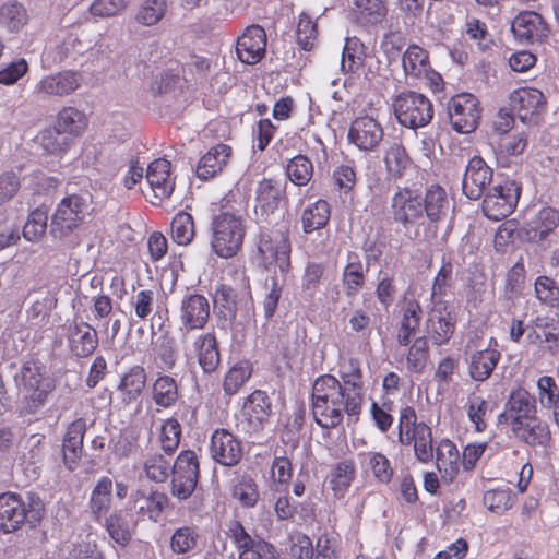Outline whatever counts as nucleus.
<instances>
[{
    "label": "nucleus",
    "instance_id": "nucleus-1",
    "mask_svg": "<svg viewBox=\"0 0 559 559\" xmlns=\"http://www.w3.org/2000/svg\"><path fill=\"white\" fill-rule=\"evenodd\" d=\"M361 405L352 404L349 395L343 390L342 383L331 374L318 377L312 384L311 411L316 423L331 429L338 426L344 414H359Z\"/></svg>",
    "mask_w": 559,
    "mask_h": 559
},
{
    "label": "nucleus",
    "instance_id": "nucleus-2",
    "mask_svg": "<svg viewBox=\"0 0 559 559\" xmlns=\"http://www.w3.org/2000/svg\"><path fill=\"white\" fill-rule=\"evenodd\" d=\"M229 195L222 200V211L212 219L211 248L222 259L235 257L242 248L246 225L241 215L230 212Z\"/></svg>",
    "mask_w": 559,
    "mask_h": 559
},
{
    "label": "nucleus",
    "instance_id": "nucleus-3",
    "mask_svg": "<svg viewBox=\"0 0 559 559\" xmlns=\"http://www.w3.org/2000/svg\"><path fill=\"white\" fill-rule=\"evenodd\" d=\"M14 380L26 414H35L45 406L55 390L53 380L46 374L43 365L35 360L25 361Z\"/></svg>",
    "mask_w": 559,
    "mask_h": 559
},
{
    "label": "nucleus",
    "instance_id": "nucleus-4",
    "mask_svg": "<svg viewBox=\"0 0 559 559\" xmlns=\"http://www.w3.org/2000/svg\"><path fill=\"white\" fill-rule=\"evenodd\" d=\"M91 198L87 194H70L57 204L50 222V234L53 238L66 240L91 215Z\"/></svg>",
    "mask_w": 559,
    "mask_h": 559
},
{
    "label": "nucleus",
    "instance_id": "nucleus-5",
    "mask_svg": "<svg viewBox=\"0 0 559 559\" xmlns=\"http://www.w3.org/2000/svg\"><path fill=\"white\" fill-rule=\"evenodd\" d=\"M399 441L403 445H413L417 461L428 464L433 460L435 447L431 428L417 420L416 412L405 406L400 412Z\"/></svg>",
    "mask_w": 559,
    "mask_h": 559
},
{
    "label": "nucleus",
    "instance_id": "nucleus-6",
    "mask_svg": "<svg viewBox=\"0 0 559 559\" xmlns=\"http://www.w3.org/2000/svg\"><path fill=\"white\" fill-rule=\"evenodd\" d=\"M43 506L32 499L26 503L19 495L5 492L0 495V530L4 533L16 531L28 521L36 523L41 519Z\"/></svg>",
    "mask_w": 559,
    "mask_h": 559
},
{
    "label": "nucleus",
    "instance_id": "nucleus-7",
    "mask_svg": "<svg viewBox=\"0 0 559 559\" xmlns=\"http://www.w3.org/2000/svg\"><path fill=\"white\" fill-rule=\"evenodd\" d=\"M393 108L397 121L411 129L427 126L433 116L430 100L425 95L412 91L399 94Z\"/></svg>",
    "mask_w": 559,
    "mask_h": 559
},
{
    "label": "nucleus",
    "instance_id": "nucleus-8",
    "mask_svg": "<svg viewBox=\"0 0 559 559\" xmlns=\"http://www.w3.org/2000/svg\"><path fill=\"white\" fill-rule=\"evenodd\" d=\"M521 194V185L514 179H503L483 197V212L492 221L509 216L515 209Z\"/></svg>",
    "mask_w": 559,
    "mask_h": 559
},
{
    "label": "nucleus",
    "instance_id": "nucleus-9",
    "mask_svg": "<svg viewBox=\"0 0 559 559\" xmlns=\"http://www.w3.org/2000/svg\"><path fill=\"white\" fill-rule=\"evenodd\" d=\"M171 475L173 496L181 500L189 498L199 479L197 454L191 450L181 451L171 464Z\"/></svg>",
    "mask_w": 559,
    "mask_h": 559
},
{
    "label": "nucleus",
    "instance_id": "nucleus-10",
    "mask_svg": "<svg viewBox=\"0 0 559 559\" xmlns=\"http://www.w3.org/2000/svg\"><path fill=\"white\" fill-rule=\"evenodd\" d=\"M403 70L407 79L423 82L433 91H438L442 84V78L432 70L428 52L417 46L409 45L402 58Z\"/></svg>",
    "mask_w": 559,
    "mask_h": 559
},
{
    "label": "nucleus",
    "instance_id": "nucleus-11",
    "mask_svg": "<svg viewBox=\"0 0 559 559\" xmlns=\"http://www.w3.org/2000/svg\"><path fill=\"white\" fill-rule=\"evenodd\" d=\"M210 318V304L206 297L200 294L186 295L180 304L179 332L183 343H188L193 330H201Z\"/></svg>",
    "mask_w": 559,
    "mask_h": 559
},
{
    "label": "nucleus",
    "instance_id": "nucleus-12",
    "mask_svg": "<svg viewBox=\"0 0 559 559\" xmlns=\"http://www.w3.org/2000/svg\"><path fill=\"white\" fill-rule=\"evenodd\" d=\"M229 536L238 551V559H277L274 546L249 535L240 522L235 521L229 525Z\"/></svg>",
    "mask_w": 559,
    "mask_h": 559
},
{
    "label": "nucleus",
    "instance_id": "nucleus-13",
    "mask_svg": "<svg viewBox=\"0 0 559 559\" xmlns=\"http://www.w3.org/2000/svg\"><path fill=\"white\" fill-rule=\"evenodd\" d=\"M448 114L453 129L460 133H469L478 124V100L472 94H459L448 103Z\"/></svg>",
    "mask_w": 559,
    "mask_h": 559
},
{
    "label": "nucleus",
    "instance_id": "nucleus-14",
    "mask_svg": "<svg viewBox=\"0 0 559 559\" xmlns=\"http://www.w3.org/2000/svg\"><path fill=\"white\" fill-rule=\"evenodd\" d=\"M271 413L270 397L265 392L257 390L245 401L238 426L247 433L258 432L264 428Z\"/></svg>",
    "mask_w": 559,
    "mask_h": 559
},
{
    "label": "nucleus",
    "instance_id": "nucleus-15",
    "mask_svg": "<svg viewBox=\"0 0 559 559\" xmlns=\"http://www.w3.org/2000/svg\"><path fill=\"white\" fill-rule=\"evenodd\" d=\"M384 136L383 127L373 116L357 117L349 127L348 141L362 152L374 151Z\"/></svg>",
    "mask_w": 559,
    "mask_h": 559
},
{
    "label": "nucleus",
    "instance_id": "nucleus-16",
    "mask_svg": "<svg viewBox=\"0 0 559 559\" xmlns=\"http://www.w3.org/2000/svg\"><path fill=\"white\" fill-rule=\"evenodd\" d=\"M87 49L79 36L70 31L61 29L46 46L43 60L48 64H58L67 59H75Z\"/></svg>",
    "mask_w": 559,
    "mask_h": 559
},
{
    "label": "nucleus",
    "instance_id": "nucleus-17",
    "mask_svg": "<svg viewBox=\"0 0 559 559\" xmlns=\"http://www.w3.org/2000/svg\"><path fill=\"white\" fill-rule=\"evenodd\" d=\"M535 416H537L535 397L520 388L511 392L503 413L499 415V421L511 429Z\"/></svg>",
    "mask_w": 559,
    "mask_h": 559
},
{
    "label": "nucleus",
    "instance_id": "nucleus-18",
    "mask_svg": "<svg viewBox=\"0 0 559 559\" xmlns=\"http://www.w3.org/2000/svg\"><path fill=\"white\" fill-rule=\"evenodd\" d=\"M211 457L223 466L237 465L242 455L243 449L240 440L227 429H216L211 436Z\"/></svg>",
    "mask_w": 559,
    "mask_h": 559
},
{
    "label": "nucleus",
    "instance_id": "nucleus-19",
    "mask_svg": "<svg viewBox=\"0 0 559 559\" xmlns=\"http://www.w3.org/2000/svg\"><path fill=\"white\" fill-rule=\"evenodd\" d=\"M510 106L523 122H535L546 109L544 94L533 87H521L510 95Z\"/></svg>",
    "mask_w": 559,
    "mask_h": 559
},
{
    "label": "nucleus",
    "instance_id": "nucleus-20",
    "mask_svg": "<svg viewBox=\"0 0 559 559\" xmlns=\"http://www.w3.org/2000/svg\"><path fill=\"white\" fill-rule=\"evenodd\" d=\"M456 325V317L449 306L436 301L427 320V334L435 345H443L452 337Z\"/></svg>",
    "mask_w": 559,
    "mask_h": 559
},
{
    "label": "nucleus",
    "instance_id": "nucleus-21",
    "mask_svg": "<svg viewBox=\"0 0 559 559\" xmlns=\"http://www.w3.org/2000/svg\"><path fill=\"white\" fill-rule=\"evenodd\" d=\"M493 170L480 156H474L469 159L462 189L464 194L471 200H478L485 193L488 185L492 180Z\"/></svg>",
    "mask_w": 559,
    "mask_h": 559
},
{
    "label": "nucleus",
    "instance_id": "nucleus-22",
    "mask_svg": "<svg viewBox=\"0 0 559 559\" xmlns=\"http://www.w3.org/2000/svg\"><path fill=\"white\" fill-rule=\"evenodd\" d=\"M83 83V75L73 70H63L44 76L35 86V93L44 96L64 97L74 93Z\"/></svg>",
    "mask_w": 559,
    "mask_h": 559
},
{
    "label": "nucleus",
    "instance_id": "nucleus-23",
    "mask_svg": "<svg viewBox=\"0 0 559 559\" xmlns=\"http://www.w3.org/2000/svg\"><path fill=\"white\" fill-rule=\"evenodd\" d=\"M266 49V34L259 25L248 26L236 44V52L239 60L247 64L259 62Z\"/></svg>",
    "mask_w": 559,
    "mask_h": 559
},
{
    "label": "nucleus",
    "instance_id": "nucleus-24",
    "mask_svg": "<svg viewBox=\"0 0 559 559\" xmlns=\"http://www.w3.org/2000/svg\"><path fill=\"white\" fill-rule=\"evenodd\" d=\"M514 36L523 43H540L549 33V28L542 15L533 11L519 13L511 25Z\"/></svg>",
    "mask_w": 559,
    "mask_h": 559
},
{
    "label": "nucleus",
    "instance_id": "nucleus-25",
    "mask_svg": "<svg viewBox=\"0 0 559 559\" xmlns=\"http://www.w3.org/2000/svg\"><path fill=\"white\" fill-rule=\"evenodd\" d=\"M186 344V349L197 356L198 362L205 373L216 370L219 365V352L217 341L213 333H202L190 340Z\"/></svg>",
    "mask_w": 559,
    "mask_h": 559
},
{
    "label": "nucleus",
    "instance_id": "nucleus-26",
    "mask_svg": "<svg viewBox=\"0 0 559 559\" xmlns=\"http://www.w3.org/2000/svg\"><path fill=\"white\" fill-rule=\"evenodd\" d=\"M259 252L264 265H276L285 272L289 265V243L283 235H262L259 242Z\"/></svg>",
    "mask_w": 559,
    "mask_h": 559
},
{
    "label": "nucleus",
    "instance_id": "nucleus-27",
    "mask_svg": "<svg viewBox=\"0 0 559 559\" xmlns=\"http://www.w3.org/2000/svg\"><path fill=\"white\" fill-rule=\"evenodd\" d=\"M392 213L403 225L414 223L423 215V200L413 190L399 189L392 198Z\"/></svg>",
    "mask_w": 559,
    "mask_h": 559
},
{
    "label": "nucleus",
    "instance_id": "nucleus-28",
    "mask_svg": "<svg viewBox=\"0 0 559 559\" xmlns=\"http://www.w3.org/2000/svg\"><path fill=\"white\" fill-rule=\"evenodd\" d=\"M146 181L155 198L159 200L169 198L175 189L170 162L165 158L153 160L146 169Z\"/></svg>",
    "mask_w": 559,
    "mask_h": 559
},
{
    "label": "nucleus",
    "instance_id": "nucleus-29",
    "mask_svg": "<svg viewBox=\"0 0 559 559\" xmlns=\"http://www.w3.org/2000/svg\"><path fill=\"white\" fill-rule=\"evenodd\" d=\"M285 189L281 181L264 178L255 189L254 213L267 218L278 207Z\"/></svg>",
    "mask_w": 559,
    "mask_h": 559
},
{
    "label": "nucleus",
    "instance_id": "nucleus-30",
    "mask_svg": "<svg viewBox=\"0 0 559 559\" xmlns=\"http://www.w3.org/2000/svg\"><path fill=\"white\" fill-rule=\"evenodd\" d=\"M214 304L219 312L229 319L236 317L239 307H243L248 312L252 309V298L248 286H243L239 296L234 288L221 285L215 290Z\"/></svg>",
    "mask_w": 559,
    "mask_h": 559
},
{
    "label": "nucleus",
    "instance_id": "nucleus-31",
    "mask_svg": "<svg viewBox=\"0 0 559 559\" xmlns=\"http://www.w3.org/2000/svg\"><path fill=\"white\" fill-rule=\"evenodd\" d=\"M436 466L445 484L454 481L460 472L461 455L456 445L449 439L440 440L435 449Z\"/></svg>",
    "mask_w": 559,
    "mask_h": 559
},
{
    "label": "nucleus",
    "instance_id": "nucleus-32",
    "mask_svg": "<svg viewBox=\"0 0 559 559\" xmlns=\"http://www.w3.org/2000/svg\"><path fill=\"white\" fill-rule=\"evenodd\" d=\"M69 347L76 357H88L98 345L95 329L86 322H74L68 330Z\"/></svg>",
    "mask_w": 559,
    "mask_h": 559
},
{
    "label": "nucleus",
    "instance_id": "nucleus-33",
    "mask_svg": "<svg viewBox=\"0 0 559 559\" xmlns=\"http://www.w3.org/2000/svg\"><path fill=\"white\" fill-rule=\"evenodd\" d=\"M168 497L160 491H152L145 496L143 491H135L131 498L130 503L138 516L142 520L148 519L152 522H158L165 509L168 507Z\"/></svg>",
    "mask_w": 559,
    "mask_h": 559
},
{
    "label": "nucleus",
    "instance_id": "nucleus-34",
    "mask_svg": "<svg viewBox=\"0 0 559 559\" xmlns=\"http://www.w3.org/2000/svg\"><path fill=\"white\" fill-rule=\"evenodd\" d=\"M520 441L531 445L546 449L550 445L551 433L547 423L537 416L510 429Z\"/></svg>",
    "mask_w": 559,
    "mask_h": 559
},
{
    "label": "nucleus",
    "instance_id": "nucleus-35",
    "mask_svg": "<svg viewBox=\"0 0 559 559\" xmlns=\"http://www.w3.org/2000/svg\"><path fill=\"white\" fill-rule=\"evenodd\" d=\"M231 154V148L226 144H217L211 147L199 160L195 175L202 180L213 178L223 170Z\"/></svg>",
    "mask_w": 559,
    "mask_h": 559
},
{
    "label": "nucleus",
    "instance_id": "nucleus-36",
    "mask_svg": "<svg viewBox=\"0 0 559 559\" xmlns=\"http://www.w3.org/2000/svg\"><path fill=\"white\" fill-rule=\"evenodd\" d=\"M500 358V353L492 348L473 352L466 360L468 374L474 381L484 382L491 376Z\"/></svg>",
    "mask_w": 559,
    "mask_h": 559
},
{
    "label": "nucleus",
    "instance_id": "nucleus-37",
    "mask_svg": "<svg viewBox=\"0 0 559 559\" xmlns=\"http://www.w3.org/2000/svg\"><path fill=\"white\" fill-rule=\"evenodd\" d=\"M340 376L343 381V390L352 404H362L364 385H362V371L358 359L350 358L340 366Z\"/></svg>",
    "mask_w": 559,
    "mask_h": 559
},
{
    "label": "nucleus",
    "instance_id": "nucleus-38",
    "mask_svg": "<svg viewBox=\"0 0 559 559\" xmlns=\"http://www.w3.org/2000/svg\"><path fill=\"white\" fill-rule=\"evenodd\" d=\"M112 506V480L109 477H102L93 488L88 507L92 515L97 522L109 515Z\"/></svg>",
    "mask_w": 559,
    "mask_h": 559
},
{
    "label": "nucleus",
    "instance_id": "nucleus-39",
    "mask_svg": "<svg viewBox=\"0 0 559 559\" xmlns=\"http://www.w3.org/2000/svg\"><path fill=\"white\" fill-rule=\"evenodd\" d=\"M368 266L362 264L356 252H348L343 270L342 282L346 296L354 297L364 287Z\"/></svg>",
    "mask_w": 559,
    "mask_h": 559
},
{
    "label": "nucleus",
    "instance_id": "nucleus-40",
    "mask_svg": "<svg viewBox=\"0 0 559 559\" xmlns=\"http://www.w3.org/2000/svg\"><path fill=\"white\" fill-rule=\"evenodd\" d=\"M429 346L425 336L416 337L411 346L401 347L396 349V358L400 361L405 359L406 368L409 372L421 373L426 367L428 359Z\"/></svg>",
    "mask_w": 559,
    "mask_h": 559
},
{
    "label": "nucleus",
    "instance_id": "nucleus-41",
    "mask_svg": "<svg viewBox=\"0 0 559 559\" xmlns=\"http://www.w3.org/2000/svg\"><path fill=\"white\" fill-rule=\"evenodd\" d=\"M146 378V371L142 366H133L121 376L118 392L123 403L130 404L142 395Z\"/></svg>",
    "mask_w": 559,
    "mask_h": 559
},
{
    "label": "nucleus",
    "instance_id": "nucleus-42",
    "mask_svg": "<svg viewBox=\"0 0 559 559\" xmlns=\"http://www.w3.org/2000/svg\"><path fill=\"white\" fill-rule=\"evenodd\" d=\"M388 14L382 0H355L353 15L355 21L364 27H373L381 24Z\"/></svg>",
    "mask_w": 559,
    "mask_h": 559
},
{
    "label": "nucleus",
    "instance_id": "nucleus-43",
    "mask_svg": "<svg viewBox=\"0 0 559 559\" xmlns=\"http://www.w3.org/2000/svg\"><path fill=\"white\" fill-rule=\"evenodd\" d=\"M421 307L417 300L411 299L402 308V319L396 335L399 346L409 345L411 337L416 333L421 321Z\"/></svg>",
    "mask_w": 559,
    "mask_h": 559
},
{
    "label": "nucleus",
    "instance_id": "nucleus-44",
    "mask_svg": "<svg viewBox=\"0 0 559 559\" xmlns=\"http://www.w3.org/2000/svg\"><path fill=\"white\" fill-rule=\"evenodd\" d=\"M356 475L355 463L352 460L338 462L330 472L329 484L335 498L345 496Z\"/></svg>",
    "mask_w": 559,
    "mask_h": 559
},
{
    "label": "nucleus",
    "instance_id": "nucleus-45",
    "mask_svg": "<svg viewBox=\"0 0 559 559\" xmlns=\"http://www.w3.org/2000/svg\"><path fill=\"white\" fill-rule=\"evenodd\" d=\"M28 22L26 8L16 1L4 2L0 7V26L9 33H19Z\"/></svg>",
    "mask_w": 559,
    "mask_h": 559
},
{
    "label": "nucleus",
    "instance_id": "nucleus-46",
    "mask_svg": "<svg viewBox=\"0 0 559 559\" xmlns=\"http://www.w3.org/2000/svg\"><path fill=\"white\" fill-rule=\"evenodd\" d=\"M179 397L177 381L167 374L158 376L152 385V399L162 408H169Z\"/></svg>",
    "mask_w": 559,
    "mask_h": 559
},
{
    "label": "nucleus",
    "instance_id": "nucleus-47",
    "mask_svg": "<svg viewBox=\"0 0 559 559\" xmlns=\"http://www.w3.org/2000/svg\"><path fill=\"white\" fill-rule=\"evenodd\" d=\"M331 215L330 204L325 200H317L306 206L301 215L302 229L306 234L323 228Z\"/></svg>",
    "mask_w": 559,
    "mask_h": 559
},
{
    "label": "nucleus",
    "instance_id": "nucleus-48",
    "mask_svg": "<svg viewBox=\"0 0 559 559\" xmlns=\"http://www.w3.org/2000/svg\"><path fill=\"white\" fill-rule=\"evenodd\" d=\"M44 440L43 435H32L25 441L21 456L19 457L20 464L29 471L33 477L38 475V464L44 459Z\"/></svg>",
    "mask_w": 559,
    "mask_h": 559
},
{
    "label": "nucleus",
    "instance_id": "nucleus-49",
    "mask_svg": "<svg viewBox=\"0 0 559 559\" xmlns=\"http://www.w3.org/2000/svg\"><path fill=\"white\" fill-rule=\"evenodd\" d=\"M526 146L527 135L525 132H519L501 138L496 150L498 163L503 167H508L510 158L522 155Z\"/></svg>",
    "mask_w": 559,
    "mask_h": 559
},
{
    "label": "nucleus",
    "instance_id": "nucleus-50",
    "mask_svg": "<svg viewBox=\"0 0 559 559\" xmlns=\"http://www.w3.org/2000/svg\"><path fill=\"white\" fill-rule=\"evenodd\" d=\"M86 127L85 116L74 107H64L57 117V130L64 135H79Z\"/></svg>",
    "mask_w": 559,
    "mask_h": 559
},
{
    "label": "nucleus",
    "instance_id": "nucleus-51",
    "mask_svg": "<svg viewBox=\"0 0 559 559\" xmlns=\"http://www.w3.org/2000/svg\"><path fill=\"white\" fill-rule=\"evenodd\" d=\"M110 538L120 546H126L132 538V528L121 511H114L103 519Z\"/></svg>",
    "mask_w": 559,
    "mask_h": 559
},
{
    "label": "nucleus",
    "instance_id": "nucleus-52",
    "mask_svg": "<svg viewBox=\"0 0 559 559\" xmlns=\"http://www.w3.org/2000/svg\"><path fill=\"white\" fill-rule=\"evenodd\" d=\"M173 455L164 452L150 454L144 462V471L148 479L164 483L171 473Z\"/></svg>",
    "mask_w": 559,
    "mask_h": 559
},
{
    "label": "nucleus",
    "instance_id": "nucleus-53",
    "mask_svg": "<svg viewBox=\"0 0 559 559\" xmlns=\"http://www.w3.org/2000/svg\"><path fill=\"white\" fill-rule=\"evenodd\" d=\"M366 57V47L357 37L346 39L343 48L341 67L344 72H353L359 69Z\"/></svg>",
    "mask_w": 559,
    "mask_h": 559
},
{
    "label": "nucleus",
    "instance_id": "nucleus-54",
    "mask_svg": "<svg viewBox=\"0 0 559 559\" xmlns=\"http://www.w3.org/2000/svg\"><path fill=\"white\" fill-rule=\"evenodd\" d=\"M534 293L542 305L556 309L559 318V286L557 283L548 276H538L534 283Z\"/></svg>",
    "mask_w": 559,
    "mask_h": 559
},
{
    "label": "nucleus",
    "instance_id": "nucleus-55",
    "mask_svg": "<svg viewBox=\"0 0 559 559\" xmlns=\"http://www.w3.org/2000/svg\"><path fill=\"white\" fill-rule=\"evenodd\" d=\"M199 538L200 536L195 527H179L171 535L170 549L176 555L190 554L197 548Z\"/></svg>",
    "mask_w": 559,
    "mask_h": 559
},
{
    "label": "nucleus",
    "instance_id": "nucleus-56",
    "mask_svg": "<svg viewBox=\"0 0 559 559\" xmlns=\"http://www.w3.org/2000/svg\"><path fill=\"white\" fill-rule=\"evenodd\" d=\"M386 171L392 178H401L411 164L405 148L400 143H393L385 153Z\"/></svg>",
    "mask_w": 559,
    "mask_h": 559
},
{
    "label": "nucleus",
    "instance_id": "nucleus-57",
    "mask_svg": "<svg viewBox=\"0 0 559 559\" xmlns=\"http://www.w3.org/2000/svg\"><path fill=\"white\" fill-rule=\"evenodd\" d=\"M448 206V199L444 189L439 186L430 187L423 202V211L431 221L440 219Z\"/></svg>",
    "mask_w": 559,
    "mask_h": 559
},
{
    "label": "nucleus",
    "instance_id": "nucleus-58",
    "mask_svg": "<svg viewBox=\"0 0 559 559\" xmlns=\"http://www.w3.org/2000/svg\"><path fill=\"white\" fill-rule=\"evenodd\" d=\"M286 174L296 186H306L313 175L312 162L305 155H297L288 162Z\"/></svg>",
    "mask_w": 559,
    "mask_h": 559
},
{
    "label": "nucleus",
    "instance_id": "nucleus-59",
    "mask_svg": "<svg viewBox=\"0 0 559 559\" xmlns=\"http://www.w3.org/2000/svg\"><path fill=\"white\" fill-rule=\"evenodd\" d=\"M252 368L247 361H239L234 365L225 374L223 389L228 395H233L249 380Z\"/></svg>",
    "mask_w": 559,
    "mask_h": 559
},
{
    "label": "nucleus",
    "instance_id": "nucleus-60",
    "mask_svg": "<svg viewBox=\"0 0 559 559\" xmlns=\"http://www.w3.org/2000/svg\"><path fill=\"white\" fill-rule=\"evenodd\" d=\"M488 402L484 397L476 393H471L467 396L465 404L466 414L469 421L478 432H481L487 428L486 416L488 414Z\"/></svg>",
    "mask_w": 559,
    "mask_h": 559
},
{
    "label": "nucleus",
    "instance_id": "nucleus-61",
    "mask_svg": "<svg viewBox=\"0 0 559 559\" xmlns=\"http://www.w3.org/2000/svg\"><path fill=\"white\" fill-rule=\"evenodd\" d=\"M361 463L372 472L379 481L386 484L391 480L393 468L384 454L380 452L365 453Z\"/></svg>",
    "mask_w": 559,
    "mask_h": 559
},
{
    "label": "nucleus",
    "instance_id": "nucleus-62",
    "mask_svg": "<svg viewBox=\"0 0 559 559\" xmlns=\"http://www.w3.org/2000/svg\"><path fill=\"white\" fill-rule=\"evenodd\" d=\"M554 321L547 317H537L533 322V332L528 334L532 342L546 344L549 348L558 342V333L556 332Z\"/></svg>",
    "mask_w": 559,
    "mask_h": 559
},
{
    "label": "nucleus",
    "instance_id": "nucleus-63",
    "mask_svg": "<svg viewBox=\"0 0 559 559\" xmlns=\"http://www.w3.org/2000/svg\"><path fill=\"white\" fill-rule=\"evenodd\" d=\"M514 498L510 488H497L485 492L484 504L491 512L502 514L513 506Z\"/></svg>",
    "mask_w": 559,
    "mask_h": 559
},
{
    "label": "nucleus",
    "instance_id": "nucleus-64",
    "mask_svg": "<svg viewBox=\"0 0 559 559\" xmlns=\"http://www.w3.org/2000/svg\"><path fill=\"white\" fill-rule=\"evenodd\" d=\"M559 225V212L552 207H544L533 221L534 238L543 240Z\"/></svg>",
    "mask_w": 559,
    "mask_h": 559
}]
</instances>
